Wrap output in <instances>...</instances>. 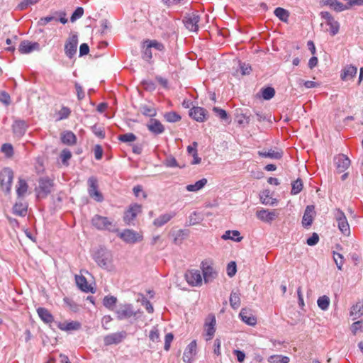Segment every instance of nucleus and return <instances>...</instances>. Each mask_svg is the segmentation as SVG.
<instances>
[{
    "label": "nucleus",
    "mask_w": 363,
    "mask_h": 363,
    "mask_svg": "<svg viewBox=\"0 0 363 363\" xmlns=\"http://www.w3.org/2000/svg\"><path fill=\"white\" fill-rule=\"evenodd\" d=\"M84 14V9L82 7H77L71 16V22H74L80 18Z\"/></svg>",
    "instance_id": "obj_51"
},
{
    "label": "nucleus",
    "mask_w": 363,
    "mask_h": 363,
    "mask_svg": "<svg viewBox=\"0 0 363 363\" xmlns=\"http://www.w3.org/2000/svg\"><path fill=\"white\" fill-rule=\"evenodd\" d=\"M258 155L262 157H269L274 160H279L283 156V152L276 151L274 150L270 149L268 151H259Z\"/></svg>",
    "instance_id": "obj_30"
},
{
    "label": "nucleus",
    "mask_w": 363,
    "mask_h": 363,
    "mask_svg": "<svg viewBox=\"0 0 363 363\" xmlns=\"http://www.w3.org/2000/svg\"><path fill=\"white\" fill-rule=\"evenodd\" d=\"M76 283L77 286L83 291L84 292H92L93 288L88 284L86 278L84 276H76L75 277Z\"/></svg>",
    "instance_id": "obj_28"
},
{
    "label": "nucleus",
    "mask_w": 363,
    "mask_h": 363,
    "mask_svg": "<svg viewBox=\"0 0 363 363\" xmlns=\"http://www.w3.org/2000/svg\"><path fill=\"white\" fill-rule=\"evenodd\" d=\"M201 269L203 277L205 283H209L213 281L217 277V272L214 270V269L207 264V262H202L201 263Z\"/></svg>",
    "instance_id": "obj_14"
},
{
    "label": "nucleus",
    "mask_w": 363,
    "mask_h": 363,
    "mask_svg": "<svg viewBox=\"0 0 363 363\" xmlns=\"http://www.w3.org/2000/svg\"><path fill=\"white\" fill-rule=\"evenodd\" d=\"M275 95V90L274 88L268 86L262 89V96L264 99L269 100L272 99Z\"/></svg>",
    "instance_id": "obj_46"
},
{
    "label": "nucleus",
    "mask_w": 363,
    "mask_h": 363,
    "mask_svg": "<svg viewBox=\"0 0 363 363\" xmlns=\"http://www.w3.org/2000/svg\"><path fill=\"white\" fill-rule=\"evenodd\" d=\"M274 15L281 21L287 22L289 16V13L287 10L277 7L274 11Z\"/></svg>",
    "instance_id": "obj_37"
},
{
    "label": "nucleus",
    "mask_w": 363,
    "mask_h": 363,
    "mask_svg": "<svg viewBox=\"0 0 363 363\" xmlns=\"http://www.w3.org/2000/svg\"><path fill=\"white\" fill-rule=\"evenodd\" d=\"M27 205L26 203L19 202L16 203L13 207V212L15 215L19 216H25L27 213Z\"/></svg>",
    "instance_id": "obj_35"
},
{
    "label": "nucleus",
    "mask_w": 363,
    "mask_h": 363,
    "mask_svg": "<svg viewBox=\"0 0 363 363\" xmlns=\"http://www.w3.org/2000/svg\"><path fill=\"white\" fill-rule=\"evenodd\" d=\"M323 3L325 5L329 6L337 12H341L350 8L348 4L345 5L337 0H323Z\"/></svg>",
    "instance_id": "obj_24"
},
{
    "label": "nucleus",
    "mask_w": 363,
    "mask_h": 363,
    "mask_svg": "<svg viewBox=\"0 0 363 363\" xmlns=\"http://www.w3.org/2000/svg\"><path fill=\"white\" fill-rule=\"evenodd\" d=\"M116 303L117 298L113 296H106L103 301L104 306L110 310H113Z\"/></svg>",
    "instance_id": "obj_40"
},
{
    "label": "nucleus",
    "mask_w": 363,
    "mask_h": 363,
    "mask_svg": "<svg viewBox=\"0 0 363 363\" xmlns=\"http://www.w3.org/2000/svg\"><path fill=\"white\" fill-rule=\"evenodd\" d=\"M54 186L53 180L48 177H42L39 179V186L38 191V197L45 198L51 193Z\"/></svg>",
    "instance_id": "obj_6"
},
{
    "label": "nucleus",
    "mask_w": 363,
    "mask_h": 363,
    "mask_svg": "<svg viewBox=\"0 0 363 363\" xmlns=\"http://www.w3.org/2000/svg\"><path fill=\"white\" fill-rule=\"evenodd\" d=\"M93 259L102 269L108 271L114 269L112 252L105 247H100L93 255Z\"/></svg>",
    "instance_id": "obj_1"
},
{
    "label": "nucleus",
    "mask_w": 363,
    "mask_h": 363,
    "mask_svg": "<svg viewBox=\"0 0 363 363\" xmlns=\"http://www.w3.org/2000/svg\"><path fill=\"white\" fill-rule=\"evenodd\" d=\"M196 340L191 341L186 347L182 359L184 362L189 363L192 359V357L196 354Z\"/></svg>",
    "instance_id": "obj_21"
},
{
    "label": "nucleus",
    "mask_w": 363,
    "mask_h": 363,
    "mask_svg": "<svg viewBox=\"0 0 363 363\" xmlns=\"http://www.w3.org/2000/svg\"><path fill=\"white\" fill-rule=\"evenodd\" d=\"M141 84L143 88L147 91H152L156 89V84L152 80H143Z\"/></svg>",
    "instance_id": "obj_53"
},
{
    "label": "nucleus",
    "mask_w": 363,
    "mask_h": 363,
    "mask_svg": "<svg viewBox=\"0 0 363 363\" xmlns=\"http://www.w3.org/2000/svg\"><path fill=\"white\" fill-rule=\"evenodd\" d=\"M28 189V184L26 180L23 179H19L18 182V185L16 186V194L18 197H23L26 194Z\"/></svg>",
    "instance_id": "obj_34"
},
{
    "label": "nucleus",
    "mask_w": 363,
    "mask_h": 363,
    "mask_svg": "<svg viewBox=\"0 0 363 363\" xmlns=\"http://www.w3.org/2000/svg\"><path fill=\"white\" fill-rule=\"evenodd\" d=\"M207 111L199 106H194L189 111V116L198 122H203L206 120Z\"/></svg>",
    "instance_id": "obj_17"
},
{
    "label": "nucleus",
    "mask_w": 363,
    "mask_h": 363,
    "mask_svg": "<svg viewBox=\"0 0 363 363\" xmlns=\"http://www.w3.org/2000/svg\"><path fill=\"white\" fill-rule=\"evenodd\" d=\"M0 101L6 106H9L11 103L10 95L6 91L0 92Z\"/></svg>",
    "instance_id": "obj_59"
},
{
    "label": "nucleus",
    "mask_w": 363,
    "mask_h": 363,
    "mask_svg": "<svg viewBox=\"0 0 363 363\" xmlns=\"http://www.w3.org/2000/svg\"><path fill=\"white\" fill-rule=\"evenodd\" d=\"M268 362L269 363H289V358L286 356L274 354L269 357Z\"/></svg>",
    "instance_id": "obj_41"
},
{
    "label": "nucleus",
    "mask_w": 363,
    "mask_h": 363,
    "mask_svg": "<svg viewBox=\"0 0 363 363\" xmlns=\"http://www.w3.org/2000/svg\"><path fill=\"white\" fill-rule=\"evenodd\" d=\"M137 137L132 133H128L118 136V140L123 143H130L136 140Z\"/></svg>",
    "instance_id": "obj_47"
},
{
    "label": "nucleus",
    "mask_w": 363,
    "mask_h": 363,
    "mask_svg": "<svg viewBox=\"0 0 363 363\" xmlns=\"http://www.w3.org/2000/svg\"><path fill=\"white\" fill-rule=\"evenodd\" d=\"M206 184H207V179L205 178H203V179L197 181L194 184L187 185L186 189L189 191H197L201 189Z\"/></svg>",
    "instance_id": "obj_36"
},
{
    "label": "nucleus",
    "mask_w": 363,
    "mask_h": 363,
    "mask_svg": "<svg viewBox=\"0 0 363 363\" xmlns=\"http://www.w3.org/2000/svg\"><path fill=\"white\" fill-rule=\"evenodd\" d=\"M145 43L148 44L149 48H154L157 50H162L164 49V45L162 43L157 42V40H147Z\"/></svg>",
    "instance_id": "obj_57"
},
{
    "label": "nucleus",
    "mask_w": 363,
    "mask_h": 363,
    "mask_svg": "<svg viewBox=\"0 0 363 363\" xmlns=\"http://www.w3.org/2000/svg\"><path fill=\"white\" fill-rule=\"evenodd\" d=\"M91 130L94 135L99 137V138L103 139L105 138V133L104 131V129L98 126L97 125H93L91 127Z\"/></svg>",
    "instance_id": "obj_55"
},
{
    "label": "nucleus",
    "mask_w": 363,
    "mask_h": 363,
    "mask_svg": "<svg viewBox=\"0 0 363 363\" xmlns=\"http://www.w3.org/2000/svg\"><path fill=\"white\" fill-rule=\"evenodd\" d=\"M88 184V193L89 196L97 202L103 201L104 196L98 190L97 179L94 177L89 178Z\"/></svg>",
    "instance_id": "obj_7"
},
{
    "label": "nucleus",
    "mask_w": 363,
    "mask_h": 363,
    "mask_svg": "<svg viewBox=\"0 0 363 363\" xmlns=\"http://www.w3.org/2000/svg\"><path fill=\"white\" fill-rule=\"evenodd\" d=\"M334 218L341 233L345 236H349L350 228L345 213L340 208H336L334 211Z\"/></svg>",
    "instance_id": "obj_5"
},
{
    "label": "nucleus",
    "mask_w": 363,
    "mask_h": 363,
    "mask_svg": "<svg viewBox=\"0 0 363 363\" xmlns=\"http://www.w3.org/2000/svg\"><path fill=\"white\" fill-rule=\"evenodd\" d=\"M174 339V335L172 333H167L166 335H165V337H164V349L166 350V351H168L170 348V345H171V342H172Z\"/></svg>",
    "instance_id": "obj_60"
},
{
    "label": "nucleus",
    "mask_w": 363,
    "mask_h": 363,
    "mask_svg": "<svg viewBox=\"0 0 363 363\" xmlns=\"http://www.w3.org/2000/svg\"><path fill=\"white\" fill-rule=\"evenodd\" d=\"M278 216V213L276 210L268 211L265 209H262L257 211V217L264 222L270 223Z\"/></svg>",
    "instance_id": "obj_20"
},
{
    "label": "nucleus",
    "mask_w": 363,
    "mask_h": 363,
    "mask_svg": "<svg viewBox=\"0 0 363 363\" xmlns=\"http://www.w3.org/2000/svg\"><path fill=\"white\" fill-rule=\"evenodd\" d=\"M230 305L233 309H238L240 306V298L238 292L232 291L230 296Z\"/></svg>",
    "instance_id": "obj_38"
},
{
    "label": "nucleus",
    "mask_w": 363,
    "mask_h": 363,
    "mask_svg": "<svg viewBox=\"0 0 363 363\" xmlns=\"http://www.w3.org/2000/svg\"><path fill=\"white\" fill-rule=\"evenodd\" d=\"M176 216L175 212H169L160 215L158 218H155L153 221V225L155 227H162L167 223L172 218Z\"/></svg>",
    "instance_id": "obj_22"
},
{
    "label": "nucleus",
    "mask_w": 363,
    "mask_h": 363,
    "mask_svg": "<svg viewBox=\"0 0 363 363\" xmlns=\"http://www.w3.org/2000/svg\"><path fill=\"white\" fill-rule=\"evenodd\" d=\"M141 211V206L138 204L131 205L129 208L125 212L123 217L124 221L129 224L137 216L138 213Z\"/></svg>",
    "instance_id": "obj_18"
},
{
    "label": "nucleus",
    "mask_w": 363,
    "mask_h": 363,
    "mask_svg": "<svg viewBox=\"0 0 363 363\" xmlns=\"http://www.w3.org/2000/svg\"><path fill=\"white\" fill-rule=\"evenodd\" d=\"M40 48V44L37 42L31 43L28 40H23L19 45L18 51L21 54H28L34 50H39Z\"/></svg>",
    "instance_id": "obj_16"
},
{
    "label": "nucleus",
    "mask_w": 363,
    "mask_h": 363,
    "mask_svg": "<svg viewBox=\"0 0 363 363\" xmlns=\"http://www.w3.org/2000/svg\"><path fill=\"white\" fill-rule=\"evenodd\" d=\"M78 45V37L76 34L69 37L65 45V55L72 59L77 52V48Z\"/></svg>",
    "instance_id": "obj_9"
},
{
    "label": "nucleus",
    "mask_w": 363,
    "mask_h": 363,
    "mask_svg": "<svg viewBox=\"0 0 363 363\" xmlns=\"http://www.w3.org/2000/svg\"><path fill=\"white\" fill-rule=\"evenodd\" d=\"M118 233V237L126 243H135L143 240V237L133 230L125 229L123 232Z\"/></svg>",
    "instance_id": "obj_10"
},
{
    "label": "nucleus",
    "mask_w": 363,
    "mask_h": 363,
    "mask_svg": "<svg viewBox=\"0 0 363 363\" xmlns=\"http://www.w3.org/2000/svg\"><path fill=\"white\" fill-rule=\"evenodd\" d=\"M138 312V311H135L130 303L119 304L115 311L116 318L119 320L135 318Z\"/></svg>",
    "instance_id": "obj_3"
},
{
    "label": "nucleus",
    "mask_w": 363,
    "mask_h": 363,
    "mask_svg": "<svg viewBox=\"0 0 363 363\" xmlns=\"http://www.w3.org/2000/svg\"><path fill=\"white\" fill-rule=\"evenodd\" d=\"M319 241V236L316 233H313V235L308 238L306 240V243L309 246L315 245Z\"/></svg>",
    "instance_id": "obj_61"
},
{
    "label": "nucleus",
    "mask_w": 363,
    "mask_h": 363,
    "mask_svg": "<svg viewBox=\"0 0 363 363\" xmlns=\"http://www.w3.org/2000/svg\"><path fill=\"white\" fill-rule=\"evenodd\" d=\"M208 318L210 319V322L206 323L205 326L206 335L208 336L207 340H211L213 338L214 333L216 332L215 325L216 320L213 315H209Z\"/></svg>",
    "instance_id": "obj_26"
},
{
    "label": "nucleus",
    "mask_w": 363,
    "mask_h": 363,
    "mask_svg": "<svg viewBox=\"0 0 363 363\" xmlns=\"http://www.w3.org/2000/svg\"><path fill=\"white\" fill-rule=\"evenodd\" d=\"M147 127L151 133L155 135L162 134L164 131V125L157 119H151Z\"/></svg>",
    "instance_id": "obj_23"
},
{
    "label": "nucleus",
    "mask_w": 363,
    "mask_h": 363,
    "mask_svg": "<svg viewBox=\"0 0 363 363\" xmlns=\"http://www.w3.org/2000/svg\"><path fill=\"white\" fill-rule=\"evenodd\" d=\"M330 26V33L332 36L335 35L340 30V23L333 18L329 22L326 23Z\"/></svg>",
    "instance_id": "obj_44"
},
{
    "label": "nucleus",
    "mask_w": 363,
    "mask_h": 363,
    "mask_svg": "<svg viewBox=\"0 0 363 363\" xmlns=\"http://www.w3.org/2000/svg\"><path fill=\"white\" fill-rule=\"evenodd\" d=\"M94 157L96 160H100L103 156V148L100 145H96L94 149Z\"/></svg>",
    "instance_id": "obj_63"
},
{
    "label": "nucleus",
    "mask_w": 363,
    "mask_h": 363,
    "mask_svg": "<svg viewBox=\"0 0 363 363\" xmlns=\"http://www.w3.org/2000/svg\"><path fill=\"white\" fill-rule=\"evenodd\" d=\"M240 235V233L238 230H227L221 238L225 240L230 239L236 242H240L242 240V237Z\"/></svg>",
    "instance_id": "obj_33"
},
{
    "label": "nucleus",
    "mask_w": 363,
    "mask_h": 363,
    "mask_svg": "<svg viewBox=\"0 0 363 363\" xmlns=\"http://www.w3.org/2000/svg\"><path fill=\"white\" fill-rule=\"evenodd\" d=\"M71 111L69 108L63 106L59 111V120L66 119L70 115Z\"/></svg>",
    "instance_id": "obj_56"
},
{
    "label": "nucleus",
    "mask_w": 363,
    "mask_h": 363,
    "mask_svg": "<svg viewBox=\"0 0 363 363\" xmlns=\"http://www.w3.org/2000/svg\"><path fill=\"white\" fill-rule=\"evenodd\" d=\"M149 337L152 342H159L160 334L158 330L156 328H154L152 330H151L150 332Z\"/></svg>",
    "instance_id": "obj_62"
},
{
    "label": "nucleus",
    "mask_w": 363,
    "mask_h": 363,
    "mask_svg": "<svg viewBox=\"0 0 363 363\" xmlns=\"http://www.w3.org/2000/svg\"><path fill=\"white\" fill-rule=\"evenodd\" d=\"M141 112L143 115L149 117H154L157 114V111L154 108L147 106H142Z\"/></svg>",
    "instance_id": "obj_48"
},
{
    "label": "nucleus",
    "mask_w": 363,
    "mask_h": 363,
    "mask_svg": "<svg viewBox=\"0 0 363 363\" xmlns=\"http://www.w3.org/2000/svg\"><path fill=\"white\" fill-rule=\"evenodd\" d=\"M28 127V123L23 120H16L12 125V130L16 137L23 136Z\"/></svg>",
    "instance_id": "obj_15"
},
{
    "label": "nucleus",
    "mask_w": 363,
    "mask_h": 363,
    "mask_svg": "<svg viewBox=\"0 0 363 363\" xmlns=\"http://www.w3.org/2000/svg\"><path fill=\"white\" fill-rule=\"evenodd\" d=\"M164 164L167 167H179L176 159L172 156H169L164 161Z\"/></svg>",
    "instance_id": "obj_58"
},
{
    "label": "nucleus",
    "mask_w": 363,
    "mask_h": 363,
    "mask_svg": "<svg viewBox=\"0 0 363 363\" xmlns=\"http://www.w3.org/2000/svg\"><path fill=\"white\" fill-rule=\"evenodd\" d=\"M200 21V16L196 13H187L184 19L183 23L185 27L190 31L196 32L199 30L198 23Z\"/></svg>",
    "instance_id": "obj_8"
},
{
    "label": "nucleus",
    "mask_w": 363,
    "mask_h": 363,
    "mask_svg": "<svg viewBox=\"0 0 363 363\" xmlns=\"http://www.w3.org/2000/svg\"><path fill=\"white\" fill-rule=\"evenodd\" d=\"M363 315V303H357L352 307L350 315L354 316L353 319H357Z\"/></svg>",
    "instance_id": "obj_39"
},
{
    "label": "nucleus",
    "mask_w": 363,
    "mask_h": 363,
    "mask_svg": "<svg viewBox=\"0 0 363 363\" xmlns=\"http://www.w3.org/2000/svg\"><path fill=\"white\" fill-rule=\"evenodd\" d=\"M357 72L356 67L352 65H348L344 68L341 74V79L344 81L352 79Z\"/></svg>",
    "instance_id": "obj_25"
},
{
    "label": "nucleus",
    "mask_w": 363,
    "mask_h": 363,
    "mask_svg": "<svg viewBox=\"0 0 363 363\" xmlns=\"http://www.w3.org/2000/svg\"><path fill=\"white\" fill-rule=\"evenodd\" d=\"M58 328L61 330L69 331V330H77L81 328V323L77 321H72L69 323H60Z\"/></svg>",
    "instance_id": "obj_31"
},
{
    "label": "nucleus",
    "mask_w": 363,
    "mask_h": 363,
    "mask_svg": "<svg viewBox=\"0 0 363 363\" xmlns=\"http://www.w3.org/2000/svg\"><path fill=\"white\" fill-rule=\"evenodd\" d=\"M185 279L187 283L192 286H199L202 284L201 274L197 269L188 270L185 273Z\"/></svg>",
    "instance_id": "obj_11"
},
{
    "label": "nucleus",
    "mask_w": 363,
    "mask_h": 363,
    "mask_svg": "<svg viewBox=\"0 0 363 363\" xmlns=\"http://www.w3.org/2000/svg\"><path fill=\"white\" fill-rule=\"evenodd\" d=\"M239 315L242 320L249 325H255L257 323L256 318L254 315L250 314L245 308H242L240 311Z\"/></svg>",
    "instance_id": "obj_27"
},
{
    "label": "nucleus",
    "mask_w": 363,
    "mask_h": 363,
    "mask_svg": "<svg viewBox=\"0 0 363 363\" xmlns=\"http://www.w3.org/2000/svg\"><path fill=\"white\" fill-rule=\"evenodd\" d=\"M164 119L169 123H175L181 120V116L174 111L166 113L164 116Z\"/></svg>",
    "instance_id": "obj_45"
},
{
    "label": "nucleus",
    "mask_w": 363,
    "mask_h": 363,
    "mask_svg": "<svg viewBox=\"0 0 363 363\" xmlns=\"http://www.w3.org/2000/svg\"><path fill=\"white\" fill-rule=\"evenodd\" d=\"M13 179V172L11 169L6 167L0 172V186L6 194H9L11 191Z\"/></svg>",
    "instance_id": "obj_4"
},
{
    "label": "nucleus",
    "mask_w": 363,
    "mask_h": 363,
    "mask_svg": "<svg viewBox=\"0 0 363 363\" xmlns=\"http://www.w3.org/2000/svg\"><path fill=\"white\" fill-rule=\"evenodd\" d=\"M62 142L68 145H73L77 142L76 135L72 131H65L61 136Z\"/></svg>",
    "instance_id": "obj_32"
},
{
    "label": "nucleus",
    "mask_w": 363,
    "mask_h": 363,
    "mask_svg": "<svg viewBox=\"0 0 363 363\" xmlns=\"http://www.w3.org/2000/svg\"><path fill=\"white\" fill-rule=\"evenodd\" d=\"M334 162L339 173L344 172L350 165V160L343 154L335 157Z\"/></svg>",
    "instance_id": "obj_13"
},
{
    "label": "nucleus",
    "mask_w": 363,
    "mask_h": 363,
    "mask_svg": "<svg viewBox=\"0 0 363 363\" xmlns=\"http://www.w3.org/2000/svg\"><path fill=\"white\" fill-rule=\"evenodd\" d=\"M1 152H4L6 157H10L13 155V146L9 143H5L1 146Z\"/></svg>",
    "instance_id": "obj_49"
},
{
    "label": "nucleus",
    "mask_w": 363,
    "mask_h": 363,
    "mask_svg": "<svg viewBox=\"0 0 363 363\" xmlns=\"http://www.w3.org/2000/svg\"><path fill=\"white\" fill-rule=\"evenodd\" d=\"M303 189V182L301 179H297L291 184V194L293 195L298 194Z\"/></svg>",
    "instance_id": "obj_43"
},
{
    "label": "nucleus",
    "mask_w": 363,
    "mask_h": 363,
    "mask_svg": "<svg viewBox=\"0 0 363 363\" xmlns=\"http://www.w3.org/2000/svg\"><path fill=\"white\" fill-rule=\"evenodd\" d=\"M237 272V267L235 262H230L227 266V274L230 277L235 276Z\"/></svg>",
    "instance_id": "obj_54"
},
{
    "label": "nucleus",
    "mask_w": 363,
    "mask_h": 363,
    "mask_svg": "<svg viewBox=\"0 0 363 363\" xmlns=\"http://www.w3.org/2000/svg\"><path fill=\"white\" fill-rule=\"evenodd\" d=\"M92 225L100 230H108L112 233L118 232L116 223L108 218L95 215L91 219Z\"/></svg>",
    "instance_id": "obj_2"
},
{
    "label": "nucleus",
    "mask_w": 363,
    "mask_h": 363,
    "mask_svg": "<svg viewBox=\"0 0 363 363\" xmlns=\"http://www.w3.org/2000/svg\"><path fill=\"white\" fill-rule=\"evenodd\" d=\"M317 303H318V307L320 309H322L323 311H325L329 307L330 298L327 296H320V297L318 298V299L317 301Z\"/></svg>",
    "instance_id": "obj_42"
},
{
    "label": "nucleus",
    "mask_w": 363,
    "mask_h": 363,
    "mask_svg": "<svg viewBox=\"0 0 363 363\" xmlns=\"http://www.w3.org/2000/svg\"><path fill=\"white\" fill-rule=\"evenodd\" d=\"M333 258H334V261L337 265V267L338 268V269L341 270L343 262H344L343 256L338 252H333Z\"/></svg>",
    "instance_id": "obj_52"
},
{
    "label": "nucleus",
    "mask_w": 363,
    "mask_h": 363,
    "mask_svg": "<svg viewBox=\"0 0 363 363\" xmlns=\"http://www.w3.org/2000/svg\"><path fill=\"white\" fill-rule=\"evenodd\" d=\"M72 157V153L69 150L65 149L62 151L60 157L62 159V163H65L68 160H69Z\"/></svg>",
    "instance_id": "obj_64"
},
{
    "label": "nucleus",
    "mask_w": 363,
    "mask_h": 363,
    "mask_svg": "<svg viewBox=\"0 0 363 363\" xmlns=\"http://www.w3.org/2000/svg\"><path fill=\"white\" fill-rule=\"evenodd\" d=\"M127 336L125 331L111 333L104 337V345L106 346L118 345L121 343Z\"/></svg>",
    "instance_id": "obj_12"
},
{
    "label": "nucleus",
    "mask_w": 363,
    "mask_h": 363,
    "mask_svg": "<svg viewBox=\"0 0 363 363\" xmlns=\"http://www.w3.org/2000/svg\"><path fill=\"white\" fill-rule=\"evenodd\" d=\"M213 111L222 120L227 121L229 118L227 112L222 108L215 106L213 108Z\"/></svg>",
    "instance_id": "obj_50"
},
{
    "label": "nucleus",
    "mask_w": 363,
    "mask_h": 363,
    "mask_svg": "<svg viewBox=\"0 0 363 363\" xmlns=\"http://www.w3.org/2000/svg\"><path fill=\"white\" fill-rule=\"evenodd\" d=\"M37 313L40 319L45 323H50L54 320L52 315L45 308H38L37 309Z\"/></svg>",
    "instance_id": "obj_29"
},
{
    "label": "nucleus",
    "mask_w": 363,
    "mask_h": 363,
    "mask_svg": "<svg viewBox=\"0 0 363 363\" xmlns=\"http://www.w3.org/2000/svg\"><path fill=\"white\" fill-rule=\"evenodd\" d=\"M314 208V206L312 205L306 206L302 219V225L303 227L308 228L311 225L315 214Z\"/></svg>",
    "instance_id": "obj_19"
}]
</instances>
